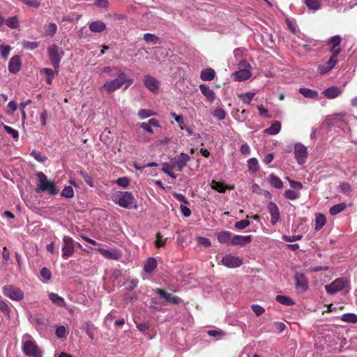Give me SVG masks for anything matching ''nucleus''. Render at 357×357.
Segmentation results:
<instances>
[{
    "instance_id": "nucleus-33",
    "label": "nucleus",
    "mask_w": 357,
    "mask_h": 357,
    "mask_svg": "<svg viewBox=\"0 0 357 357\" xmlns=\"http://www.w3.org/2000/svg\"><path fill=\"white\" fill-rule=\"evenodd\" d=\"M248 169L250 172L255 173L259 170V162L257 158H251L248 160Z\"/></svg>"
},
{
    "instance_id": "nucleus-15",
    "label": "nucleus",
    "mask_w": 357,
    "mask_h": 357,
    "mask_svg": "<svg viewBox=\"0 0 357 357\" xmlns=\"http://www.w3.org/2000/svg\"><path fill=\"white\" fill-rule=\"evenodd\" d=\"M268 211L271 215V222L272 225H275L280 220V213L279 208L273 202H270L268 204Z\"/></svg>"
},
{
    "instance_id": "nucleus-44",
    "label": "nucleus",
    "mask_w": 357,
    "mask_h": 357,
    "mask_svg": "<svg viewBox=\"0 0 357 357\" xmlns=\"http://www.w3.org/2000/svg\"><path fill=\"white\" fill-rule=\"evenodd\" d=\"M173 169H175V167H172V165H169L167 162L162 164V171L174 179L176 178V176L172 171Z\"/></svg>"
},
{
    "instance_id": "nucleus-42",
    "label": "nucleus",
    "mask_w": 357,
    "mask_h": 357,
    "mask_svg": "<svg viewBox=\"0 0 357 357\" xmlns=\"http://www.w3.org/2000/svg\"><path fill=\"white\" fill-rule=\"evenodd\" d=\"M211 188L220 192H224L228 188L223 183L215 181H212Z\"/></svg>"
},
{
    "instance_id": "nucleus-61",
    "label": "nucleus",
    "mask_w": 357,
    "mask_h": 357,
    "mask_svg": "<svg viewBox=\"0 0 357 357\" xmlns=\"http://www.w3.org/2000/svg\"><path fill=\"white\" fill-rule=\"evenodd\" d=\"M301 238H302L301 235H293V236L283 235L282 236V239L286 242L296 241L301 240Z\"/></svg>"
},
{
    "instance_id": "nucleus-43",
    "label": "nucleus",
    "mask_w": 357,
    "mask_h": 357,
    "mask_svg": "<svg viewBox=\"0 0 357 357\" xmlns=\"http://www.w3.org/2000/svg\"><path fill=\"white\" fill-rule=\"evenodd\" d=\"M212 114L214 117L218 120H224L226 117V112L221 107L216 108L212 112Z\"/></svg>"
},
{
    "instance_id": "nucleus-54",
    "label": "nucleus",
    "mask_w": 357,
    "mask_h": 357,
    "mask_svg": "<svg viewBox=\"0 0 357 357\" xmlns=\"http://www.w3.org/2000/svg\"><path fill=\"white\" fill-rule=\"evenodd\" d=\"M0 311L3 313L6 316H9L10 312V308L6 301L0 299Z\"/></svg>"
},
{
    "instance_id": "nucleus-60",
    "label": "nucleus",
    "mask_w": 357,
    "mask_h": 357,
    "mask_svg": "<svg viewBox=\"0 0 357 357\" xmlns=\"http://www.w3.org/2000/svg\"><path fill=\"white\" fill-rule=\"evenodd\" d=\"M167 238H163L162 236L160 235V234H157L156 240L155 241V244L156 247L158 248H162L163 247L167 241Z\"/></svg>"
},
{
    "instance_id": "nucleus-49",
    "label": "nucleus",
    "mask_w": 357,
    "mask_h": 357,
    "mask_svg": "<svg viewBox=\"0 0 357 357\" xmlns=\"http://www.w3.org/2000/svg\"><path fill=\"white\" fill-rule=\"evenodd\" d=\"M61 195L66 198H72L74 196V190L71 186H66L62 190Z\"/></svg>"
},
{
    "instance_id": "nucleus-30",
    "label": "nucleus",
    "mask_w": 357,
    "mask_h": 357,
    "mask_svg": "<svg viewBox=\"0 0 357 357\" xmlns=\"http://www.w3.org/2000/svg\"><path fill=\"white\" fill-rule=\"evenodd\" d=\"M268 181L270 185L277 189H281L283 188V182L282 180L275 174H270L268 178Z\"/></svg>"
},
{
    "instance_id": "nucleus-21",
    "label": "nucleus",
    "mask_w": 357,
    "mask_h": 357,
    "mask_svg": "<svg viewBox=\"0 0 357 357\" xmlns=\"http://www.w3.org/2000/svg\"><path fill=\"white\" fill-rule=\"evenodd\" d=\"M251 236L235 235L232 237L233 245L244 246L251 242Z\"/></svg>"
},
{
    "instance_id": "nucleus-14",
    "label": "nucleus",
    "mask_w": 357,
    "mask_h": 357,
    "mask_svg": "<svg viewBox=\"0 0 357 357\" xmlns=\"http://www.w3.org/2000/svg\"><path fill=\"white\" fill-rule=\"evenodd\" d=\"M190 159V158L188 154L182 153L177 158L174 159L172 167H175L177 170L182 171Z\"/></svg>"
},
{
    "instance_id": "nucleus-25",
    "label": "nucleus",
    "mask_w": 357,
    "mask_h": 357,
    "mask_svg": "<svg viewBox=\"0 0 357 357\" xmlns=\"http://www.w3.org/2000/svg\"><path fill=\"white\" fill-rule=\"evenodd\" d=\"M232 234L228 231L219 232L217 235L218 240L220 243L232 244Z\"/></svg>"
},
{
    "instance_id": "nucleus-24",
    "label": "nucleus",
    "mask_w": 357,
    "mask_h": 357,
    "mask_svg": "<svg viewBox=\"0 0 357 357\" xmlns=\"http://www.w3.org/2000/svg\"><path fill=\"white\" fill-rule=\"evenodd\" d=\"M199 89L202 94L206 97L207 100L211 102L214 101L215 93L209 86H208L206 84H202L199 85Z\"/></svg>"
},
{
    "instance_id": "nucleus-45",
    "label": "nucleus",
    "mask_w": 357,
    "mask_h": 357,
    "mask_svg": "<svg viewBox=\"0 0 357 357\" xmlns=\"http://www.w3.org/2000/svg\"><path fill=\"white\" fill-rule=\"evenodd\" d=\"M284 196L287 199L295 200L300 197V193L298 192H296L295 190L289 189V190H287L284 192Z\"/></svg>"
},
{
    "instance_id": "nucleus-37",
    "label": "nucleus",
    "mask_w": 357,
    "mask_h": 357,
    "mask_svg": "<svg viewBox=\"0 0 357 357\" xmlns=\"http://www.w3.org/2000/svg\"><path fill=\"white\" fill-rule=\"evenodd\" d=\"M341 320L344 322L355 324L357 323V314L354 313H346L342 315Z\"/></svg>"
},
{
    "instance_id": "nucleus-57",
    "label": "nucleus",
    "mask_w": 357,
    "mask_h": 357,
    "mask_svg": "<svg viewBox=\"0 0 357 357\" xmlns=\"http://www.w3.org/2000/svg\"><path fill=\"white\" fill-rule=\"evenodd\" d=\"M119 186L126 188L130 185V181L127 177H121L114 181Z\"/></svg>"
},
{
    "instance_id": "nucleus-8",
    "label": "nucleus",
    "mask_w": 357,
    "mask_h": 357,
    "mask_svg": "<svg viewBox=\"0 0 357 357\" xmlns=\"http://www.w3.org/2000/svg\"><path fill=\"white\" fill-rule=\"evenodd\" d=\"M307 149L301 143H296L294 146L295 159L299 165H303L306 162L307 158Z\"/></svg>"
},
{
    "instance_id": "nucleus-50",
    "label": "nucleus",
    "mask_w": 357,
    "mask_h": 357,
    "mask_svg": "<svg viewBox=\"0 0 357 357\" xmlns=\"http://www.w3.org/2000/svg\"><path fill=\"white\" fill-rule=\"evenodd\" d=\"M339 188L341 192L347 195H349L351 192V187L350 184L346 182L340 183Z\"/></svg>"
},
{
    "instance_id": "nucleus-28",
    "label": "nucleus",
    "mask_w": 357,
    "mask_h": 357,
    "mask_svg": "<svg viewBox=\"0 0 357 357\" xmlns=\"http://www.w3.org/2000/svg\"><path fill=\"white\" fill-rule=\"evenodd\" d=\"M281 130V123L278 121H275L271 126L264 130V132L269 135H275L280 132Z\"/></svg>"
},
{
    "instance_id": "nucleus-38",
    "label": "nucleus",
    "mask_w": 357,
    "mask_h": 357,
    "mask_svg": "<svg viewBox=\"0 0 357 357\" xmlns=\"http://www.w3.org/2000/svg\"><path fill=\"white\" fill-rule=\"evenodd\" d=\"M277 302L285 305H293L294 304V301L289 296L278 295L275 298Z\"/></svg>"
},
{
    "instance_id": "nucleus-13",
    "label": "nucleus",
    "mask_w": 357,
    "mask_h": 357,
    "mask_svg": "<svg viewBox=\"0 0 357 357\" xmlns=\"http://www.w3.org/2000/svg\"><path fill=\"white\" fill-rule=\"evenodd\" d=\"M97 250L100 255L107 259L119 260L123 255L122 252L116 248H112L110 250L98 248Z\"/></svg>"
},
{
    "instance_id": "nucleus-34",
    "label": "nucleus",
    "mask_w": 357,
    "mask_h": 357,
    "mask_svg": "<svg viewBox=\"0 0 357 357\" xmlns=\"http://www.w3.org/2000/svg\"><path fill=\"white\" fill-rule=\"evenodd\" d=\"M49 298L51 300V301L57 306L64 307L66 305V302L63 298L59 296L57 294L50 293L49 294Z\"/></svg>"
},
{
    "instance_id": "nucleus-40",
    "label": "nucleus",
    "mask_w": 357,
    "mask_h": 357,
    "mask_svg": "<svg viewBox=\"0 0 357 357\" xmlns=\"http://www.w3.org/2000/svg\"><path fill=\"white\" fill-rule=\"evenodd\" d=\"M144 40L148 43H151L153 45H156L160 43V40L158 37H157L155 35L152 33H145L144 35Z\"/></svg>"
},
{
    "instance_id": "nucleus-63",
    "label": "nucleus",
    "mask_w": 357,
    "mask_h": 357,
    "mask_svg": "<svg viewBox=\"0 0 357 357\" xmlns=\"http://www.w3.org/2000/svg\"><path fill=\"white\" fill-rule=\"evenodd\" d=\"M158 294H159L162 298H163L167 301H170L172 299V295L169 293H167L165 290L162 289H158L156 290Z\"/></svg>"
},
{
    "instance_id": "nucleus-55",
    "label": "nucleus",
    "mask_w": 357,
    "mask_h": 357,
    "mask_svg": "<svg viewBox=\"0 0 357 357\" xmlns=\"http://www.w3.org/2000/svg\"><path fill=\"white\" fill-rule=\"evenodd\" d=\"M250 225V222L248 220H242L235 223L234 227L236 229L242 230L248 227Z\"/></svg>"
},
{
    "instance_id": "nucleus-46",
    "label": "nucleus",
    "mask_w": 357,
    "mask_h": 357,
    "mask_svg": "<svg viewBox=\"0 0 357 357\" xmlns=\"http://www.w3.org/2000/svg\"><path fill=\"white\" fill-rule=\"evenodd\" d=\"M45 29L46 35L53 36L57 31V26L55 23H50L45 26Z\"/></svg>"
},
{
    "instance_id": "nucleus-23",
    "label": "nucleus",
    "mask_w": 357,
    "mask_h": 357,
    "mask_svg": "<svg viewBox=\"0 0 357 357\" xmlns=\"http://www.w3.org/2000/svg\"><path fill=\"white\" fill-rule=\"evenodd\" d=\"M324 96L329 99H333L342 93V90L337 86H331L323 91Z\"/></svg>"
},
{
    "instance_id": "nucleus-29",
    "label": "nucleus",
    "mask_w": 357,
    "mask_h": 357,
    "mask_svg": "<svg viewBox=\"0 0 357 357\" xmlns=\"http://www.w3.org/2000/svg\"><path fill=\"white\" fill-rule=\"evenodd\" d=\"M215 73L212 68L203 69L200 74V78L203 81H211L214 79Z\"/></svg>"
},
{
    "instance_id": "nucleus-31",
    "label": "nucleus",
    "mask_w": 357,
    "mask_h": 357,
    "mask_svg": "<svg viewBox=\"0 0 357 357\" xmlns=\"http://www.w3.org/2000/svg\"><path fill=\"white\" fill-rule=\"evenodd\" d=\"M298 91L304 97L307 98L317 99L318 97V92L317 91L312 90L308 88H300Z\"/></svg>"
},
{
    "instance_id": "nucleus-27",
    "label": "nucleus",
    "mask_w": 357,
    "mask_h": 357,
    "mask_svg": "<svg viewBox=\"0 0 357 357\" xmlns=\"http://www.w3.org/2000/svg\"><path fill=\"white\" fill-rule=\"evenodd\" d=\"M157 267V261L154 257H149L145 261L144 265V271L146 273H152Z\"/></svg>"
},
{
    "instance_id": "nucleus-58",
    "label": "nucleus",
    "mask_w": 357,
    "mask_h": 357,
    "mask_svg": "<svg viewBox=\"0 0 357 357\" xmlns=\"http://www.w3.org/2000/svg\"><path fill=\"white\" fill-rule=\"evenodd\" d=\"M56 335L58 338H64L67 335V331L65 326H60L56 329Z\"/></svg>"
},
{
    "instance_id": "nucleus-20",
    "label": "nucleus",
    "mask_w": 357,
    "mask_h": 357,
    "mask_svg": "<svg viewBox=\"0 0 357 357\" xmlns=\"http://www.w3.org/2000/svg\"><path fill=\"white\" fill-rule=\"evenodd\" d=\"M58 71H56L55 69L53 70L49 68H44L40 70V74L44 76L47 84H52L54 75H57Z\"/></svg>"
},
{
    "instance_id": "nucleus-6",
    "label": "nucleus",
    "mask_w": 357,
    "mask_h": 357,
    "mask_svg": "<svg viewBox=\"0 0 357 357\" xmlns=\"http://www.w3.org/2000/svg\"><path fill=\"white\" fill-rule=\"evenodd\" d=\"M2 292L6 297L15 301H21L24 298L23 291L14 285L8 284L2 287Z\"/></svg>"
},
{
    "instance_id": "nucleus-32",
    "label": "nucleus",
    "mask_w": 357,
    "mask_h": 357,
    "mask_svg": "<svg viewBox=\"0 0 357 357\" xmlns=\"http://www.w3.org/2000/svg\"><path fill=\"white\" fill-rule=\"evenodd\" d=\"M305 3L308 9L312 12H316L321 7V0H305Z\"/></svg>"
},
{
    "instance_id": "nucleus-39",
    "label": "nucleus",
    "mask_w": 357,
    "mask_h": 357,
    "mask_svg": "<svg viewBox=\"0 0 357 357\" xmlns=\"http://www.w3.org/2000/svg\"><path fill=\"white\" fill-rule=\"evenodd\" d=\"M5 23L10 29H17L20 26V22L16 16L8 18Z\"/></svg>"
},
{
    "instance_id": "nucleus-7",
    "label": "nucleus",
    "mask_w": 357,
    "mask_h": 357,
    "mask_svg": "<svg viewBox=\"0 0 357 357\" xmlns=\"http://www.w3.org/2000/svg\"><path fill=\"white\" fill-rule=\"evenodd\" d=\"M62 243V257L67 259L74 254V240L68 236H64Z\"/></svg>"
},
{
    "instance_id": "nucleus-10",
    "label": "nucleus",
    "mask_w": 357,
    "mask_h": 357,
    "mask_svg": "<svg viewBox=\"0 0 357 357\" xmlns=\"http://www.w3.org/2000/svg\"><path fill=\"white\" fill-rule=\"evenodd\" d=\"M296 289L300 294L305 292L308 289V282L303 273L296 272L294 275Z\"/></svg>"
},
{
    "instance_id": "nucleus-64",
    "label": "nucleus",
    "mask_w": 357,
    "mask_h": 357,
    "mask_svg": "<svg viewBox=\"0 0 357 357\" xmlns=\"http://www.w3.org/2000/svg\"><path fill=\"white\" fill-rule=\"evenodd\" d=\"M240 152L243 155H248L250 154L251 150L250 146L247 143H244L241 146Z\"/></svg>"
},
{
    "instance_id": "nucleus-62",
    "label": "nucleus",
    "mask_w": 357,
    "mask_h": 357,
    "mask_svg": "<svg viewBox=\"0 0 357 357\" xmlns=\"http://www.w3.org/2000/svg\"><path fill=\"white\" fill-rule=\"evenodd\" d=\"M40 275L45 279V281L50 280L52 278V273L50 271L45 267H43L40 270Z\"/></svg>"
},
{
    "instance_id": "nucleus-12",
    "label": "nucleus",
    "mask_w": 357,
    "mask_h": 357,
    "mask_svg": "<svg viewBox=\"0 0 357 357\" xmlns=\"http://www.w3.org/2000/svg\"><path fill=\"white\" fill-rule=\"evenodd\" d=\"M221 262L222 265L229 268L239 267L243 264V261L240 257L233 256L230 254L222 257Z\"/></svg>"
},
{
    "instance_id": "nucleus-47",
    "label": "nucleus",
    "mask_w": 357,
    "mask_h": 357,
    "mask_svg": "<svg viewBox=\"0 0 357 357\" xmlns=\"http://www.w3.org/2000/svg\"><path fill=\"white\" fill-rule=\"evenodd\" d=\"M22 45L23 48L29 50H33L39 47V43L38 42H31L28 40H24L22 42Z\"/></svg>"
},
{
    "instance_id": "nucleus-5",
    "label": "nucleus",
    "mask_w": 357,
    "mask_h": 357,
    "mask_svg": "<svg viewBox=\"0 0 357 357\" xmlns=\"http://www.w3.org/2000/svg\"><path fill=\"white\" fill-rule=\"evenodd\" d=\"M47 54L52 66L56 71L59 70L61 61L64 55L62 48L56 44H53L48 47Z\"/></svg>"
},
{
    "instance_id": "nucleus-11",
    "label": "nucleus",
    "mask_w": 357,
    "mask_h": 357,
    "mask_svg": "<svg viewBox=\"0 0 357 357\" xmlns=\"http://www.w3.org/2000/svg\"><path fill=\"white\" fill-rule=\"evenodd\" d=\"M347 284V280L344 278H337L330 284L325 287L326 291L329 294H335L343 289Z\"/></svg>"
},
{
    "instance_id": "nucleus-3",
    "label": "nucleus",
    "mask_w": 357,
    "mask_h": 357,
    "mask_svg": "<svg viewBox=\"0 0 357 357\" xmlns=\"http://www.w3.org/2000/svg\"><path fill=\"white\" fill-rule=\"evenodd\" d=\"M22 351L29 357H43V353L29 334H24L22 338Z\"/></svg>"
},
{
    "instance_id": "nucleus-53",
    "label": "nucleus",
    "mask_w": 357,
    "mask_h": 357,
    "mask_svg": "<svg viewBox=\"0 0 357 357\" xmlns=\"http://www.w3.org/2000/svg\"><path fill=\"white\" fill-rule=\"evenodd\" d=\"M31 155L39 162H45L47 159L45 155H42L40 152L35 150L31 151Z\"/></svg>"
},
{
    "instance_id": "nucleus-26",
    "label": "nucleus",
    "mask_w": 357,
    "mask_h": 357,
    "mask_svg": "<svg viewBox=\"0 0 357 357\" xmlns=\"http://www.w3.org/2000/svg\"><path fill=\"white\" fill-rule=\"evenodd\" d=\"M89 30L94 33H100L105 30L106 25L102 21H94L89 24Z\"/></svg>"
},
{
    "instance_id": "nucleus-36",
    "label": "nucleus",
    "mask_w": 357,
    "mask_h": 357,
    "mask_svg": "<svg viewBox=\"0 0 357 357\" xmlns=\"http://www.w3.org/2000/svg\"><path fill=\"white\" fill-rule=\"evenodd\" d=\"M346 204L344 203L333 205L332 207H331L329 213L331 215H335L343 211L346 208Z\"/></svg>"
},
{
    "instance_id": "nucleus-35",
    "label": "nucleus",
    "mask_w": 357,
    "mask_h": 357,
    "mask_svg": "<svg viewBox=\"0 0 357 357\" xmlns=\"http://www.w3.org/2000/svg\"><path fill=\"white\" fill-rule=\"evenodd\" d=\"M326 219L324 215L317 213L315 215V230H320L326 224Z\"/></svg>"
},
{
    "instance_id": "nucleus-48",
    "label": "nucleus",
    "mask_w": 357,
    "mask_h": 357,
    "mask_svg": "<svg viewBox=\"0 0 357 357\" xmlns=\"http://www.w3.org/2000/svg\"><path fill=\"white\" fill-rule=\"evenodd\" d=\"M79 174L84 179L85 182L91 188L94 186L92 178L90 175L84 170H80Z\"/></svg>"
},
{
    "instance_id": "nucleus-16",
    "label": "nucleus",
    "mask_w": 357,
    "mask_h": 357,
    "mask_svg": "<svg viewBox=\"0 0 357 357\" xmlns=\"http://www.w3.org/2000/svg\"><path fill=\"white\" fill-rule=\"evenodd\" d=\"M337 56H331L329 60L322 64L319 65L317 71L320 75H324L331 71L337 64Z\"/></svg>"
},
{
    "instance_id": "nucleus-2",
    "label": "nucleus",
    "mask_w": 357,
    "mask_h": 357,
    "mask_svg": "<svg viewBox=\"0 0 357 357\" xmlns=\"http://www.w3.org/2000/svg\"><path fill=\"white\" fill-rule=\"evenodd\" d=\"M117 75L118 77L116 79L107 81L102 89L108 92H113L120 89L125 83H127L125 86L126 89L133 82L132 78L128 77L125 73L121 70H118Z\"/></svg>"
},
{
    "instance_id": "nucleus-22",
    "label": "nucleus",
    "mask_w": 357,
    "mask_h": 357,
    "mask_svg": "<svg viewBox=\"0 0 357 357\" xmlns=\"http://www.w3.org/2000/svg\"><path fill=\"white\" fill-rule=\"evenodd\" d=\"M21 68V61L18 56H13L8 63V70L12 73H17Z\"/></svg>"
},
{
    "instance_id": "nucleus-18",
    "label": "nucleus",
    "mask_w": 357,
    "mask_h": 357,
    "mask_svg": "<svg viewBox=\"0 0 357 357\" xmlns=\"http://www.w3.org/2000/svg\"><path fill=\"white\" fill-rule=\"evenodd\" d=\"M139 127L150 134H153V127L160 128L159 121L155 119H151L147 122L142 123Z\"/></svg>"
},
{
    "instance_id": "nucleus-17",
    "label": "nucleus",
    "mask_w": 357,
    "mask_h": 357,
    "mask_svg": "<svg viewBox=\"0 0 357 357\" xmlns=\"http://www.w3.org/2000/svg\"><path fill=\"white\" fill-rule=\"evenodd\" d=\"M341 40L342 38L340 36H333L328 40V45H331V52L334 56H337L341 52V49L339 47Z\"/></svg>"
},
{
    "instance_id": "nucleus-56",
    "label": "nucleus",
    "mask_w": 357,
    "mask_h": 357,
    "mask_svg": "<svg viewBox=\"0 0 357 357\" xmlns=\"http://www.w3.org/2000/svg\"><path fill=\"white\" fill-rule=\"evenodd\" d=\"M11 47L7 45H0L1 55L3 59H7L10 52Z\"/></svg>"
},
{
    "instance_id": "nucleus-59",
    "label": "nucleus",
    "mask_w": 357,
    "mask_h": 357,
    "mask_svg": "<svg viewBox=\"0 0 357 357\" xmlns=\"http://www.w3.org/2000/svg\"><path fill=\"white\" fill-rule=\"evenodd\" d=\"M3 129L8 134L10 135L14 139H17L19 137L18 131L16 130L15 129L6 125H3Z\"/></svg>"
},
{
    "instance_id": "nucleus-19",
    "label": "nucleus",
    "mask_w": 357,
    "mask_h": 357,
    "mask_svg": "<svg viewBox=\"0 0 357 357\" xmlns=\"http://www.w3.org/2000/svg\"><path fill=\"white\" fill-rule=\"evenodd\" d=\"M248 68H245L235 72L233 75L234 80L237 82H242L248 79L252 75L250 70V65H248Z\"/></svg>"
},
{
    "instance_id": "nucleus-4",
    "label": "nucleus",
    "mask_w": 357,
    "mask_h": 357,
    "mask_svg": "<svg viewBox=\"0 0 357 357\" xmlns=\"http://www.w3.org/2000/svg\"><path fill=\"white\" fill-rule=\"evenodd\" d=\"M36 176L38 178V184L36 188V192H46L51 195L58 194L59 190L55 187L53 181L48 180L43 172H38Z\"/></svg>"
},
{
    "instance_id": "nucleus-1",
    "label": "nucleus",
    "mask_w": 357,
    "mask_h": 357,
    "mask_svg": "<svg viewBox=\"0 0 357 357\" xmlns=\"http://www.w3.org/2000/svg\"><path fill=\"white\" fill-rule=\"evenodd\" d=\"M112 200L119 206L127 209H137V202L134 195L128 191H116L112 195Z\"/></svg>"
},
{
    "instance_id": "nucleus-9",
    "label": "nucleus",
    "mask_w": 357,
    "mask_h": 357,
    "mask_svg": "<svg viewBox=\"0 0 357 357\" xmlns=\"http://www.w3.org/2000/svg\"><path fill=\"white\" fill-rule=\"evenodd\" d=\"M144 84L151 92L157 94L159 93L160 82L155 77L146 75L144 77Z\"/></svg>"
},
{
    "instance_id": "nucleus-51",
    "label": "nucleus",
    "mask_w": 357,
    "mask_h": 357,
    "mask_svg": "<svg viewBox=\"0 0 357 357\" xmlns=\"http://www.w3.org/2000/svg\"><path fill=\"white\" fill-rule=\"evenodd\" d=\"M94 329L95 326L91 322H86L84 325V330L87 334V335L91 338L93 339L94 337Z\"/></svg>"
},
{
    "instance_id": "nucleus-52",
    "label": "nucleus",
    "mask_w": 357,
    "mask_h": 357,
    "mask_svg": "<svg viewBox=\"0 0 357 357\" xmlns=\"http://www.w3.org/2000/svg\"><path fill=\"white\" fill-rule=\"evenodd\" d=\"M153 115H155V113L152 112L149 109H142L138 112V116L140 119H145Z\"/></svg>"
},
{
    "instance_id": "nucleus-41",
    "label": "nucleus",
    "mask_w": 357,
    "mask_h": 357,
    "mask_svg": "<svg viewBox=\"0 0 357 357\" xmlns=\"http://www.w3.org/2000/svg\"><path fill=\"white\" fill-rule=\"evenodd\" d=\"M255 96V93H240L238 97L245 104L249 105Z\"/></svg>"
}]
</instances>
